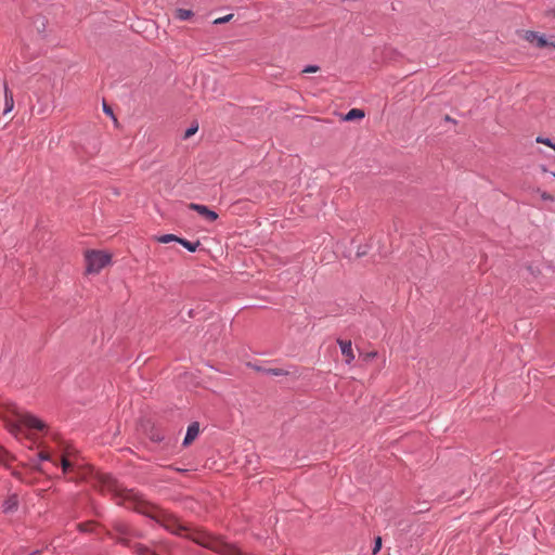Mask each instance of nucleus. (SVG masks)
<instances>
[{
	"label": "nucleus",
	"mask_w": 555,
	"mask_h": 555,
	"mask_svg": "<svg viewBox=\"0 0 555 555\" xmlns=\"http://www.w3.org/2000/svg\"><path fill=\"white\" fill-rule=\"evenodd\" d=\"M102 491H107L116 496L117 504L127 508L134 509L138 513L146 515L158 522L166 530L181 535L186 531V527L179 522V520L170 513L150 504L141 494L133 489L124 488L115 478L105 475L101 478Z\"/></svg>",
	"instance_id": "obj_1"
},
{
	"label": "nucleus",
	"mask_w": 555,
	"mask_h": 555,
	"mask_svg": "<svg viewBox=\"0 0 555 555\" xmlns=\"http://www.w3.org/2000/svg\"><path fill=\"white\" fill-rule=\"evenodd\" d=\"M191 538L197 544L221 555H246L234 544L228 543L221 538L207 532H195Z\"/></svg>",
	"instance_id": "obj_2"
},
{
	"label": "nucleus",
	"mask_w": 555,
	"mask_h": 555,
	"mask_svg": "<svg viewBox=\"0 0 555 555\" xmlns=\"http://www.w3.org/2000/svg\"><path fill=\"white\" fill-rule=\"evenodd\" d=\"M10 431L20 433L22 427L29 430L43 431L47 425L38 417L26 412H16L15 420L8 424Z\"/></svg>",
	"instance_id": "obj_3"
},
{
	"label": "nucleus",
	"mask_w": 555,
	"mask_h": 555,
	"mask_svg": "<svg viewBox=\"0 0 555 555\" xmlns=\"http://www.w3.org/2000/svg\"><path fill=\"white\" fill-rule=\"evenodd\" d=\"M111 254L102 250H89L86 253L87 272L99 273L103 268L109 264Z\"/></svg>",
	"instance_id": "obj_4"
},
{
	"label": "nucleus",
	"mask_w": 555,
	"mask_h": 555,
	"mask_svg": "<svg viewBox=\"0 0 555 555\" xmlns=\"http://www.w3.org/2000/svg\"><path fill=\"white\" fill-rule=\"evenodd\" d=\"M133 547L138 555H160L157 552L169 553L170 551V547L166 542H158L155 544V550H151L150 547L142 544H135Z\"/></svg>",
	"instance_id": "obj_5"
},
{
	"label": "nucleus",
	"mask_w": 555,
	"mask_h": 555,
	"mask_svg": "<svg viewBox=\"0 0 555 555\" xmlns=\"http://www.w3.org/2000/svg\"><path fill=\"white\" fill-rule=\"evenodd\" d=\"M524 38L530 43H534L539 48L552 47L555 48V42H551L546 39L545 36L540 35L539 33L528 30L525 33Z\"/></svg>",
	"instance_id": "obj_6"
},
{
	"label": "nucleus",
	"mask_w": 555,
	"mask_h": 555,
	"mask_svg": "<svg viewBox=\"0 0 555 555\" xmlns=\"http://www.w3.org/2000/svg\"><path fill=\"white\" fill-rule=\"evenodd\" d=\"M189 208L191 210H194L196 211L199 216H202L205 220L209 221V222H214L215 220H217L218 218V215L217 212L210 210L207 206L205 205H201V204H195V203H191L189 204Z\"/></svg>",
	"instance_id": "obj_7"
},
{
	"label": "nucleus",
	"mask_w": 555,
	"mask_h": 555,
	"mask_svg": "<svg viewBox=\"0 0 555 555\" xmlns=\"http://www.w3.org/2000/svg\"><path fill=\"white\" fill-rule=\"evenodd\" d=\"M337 343L340 347L343 356L345 357L346 363L350 364L356 358L354 352L352 350L351 341L338 339Z\"/></svg>",
	"instance_id": "obj_8"
},
{
	"label": "nucleus",
	"mask_w": 555,
	"mask_h": 555,
	"mask_svg": "<svg viewBox=\"0 0 555 555\" xmlns=\"http://www.w3.org/2000/svg\"><path fill=\"white\" fill-rule=\"evenodd\" d=\"M199 434V425L198 423H192L186 430V435L183 440L184 446L191 444Z\"/></svg>",
	"instance_id": "obj_9"
},
{
	"label": "nucleus",
	"mask_w": 555,
	"mask_h": 555,
	"mask_svg": "<svg viewBox=\"0 0 555 555\" xmlns=\"http://www.w3.org/2000/svg\"><path fill=\"white\" fill-rule=\"evenodd\" d=\"M365 113L363 109L360 108H352L350 112H348L346 115L341 117L345 121H354V120H361L364 118Z\"/></svg>",
	"instance_id": "obj_10"
},
{
	"label": "nucleus",
	"mask_w": 555,
	"mask_h": 555,
	"mask_svg": "<svg viewBox=\"0 0 555 555\" xmlns=\"http://www.w3.org/2000/svg\"><path fill=\"white\" fill-rule=\"evenodd\" d=\"M17 498L16 495L9 496L2 504V509L4 513H11L17 507Z\"/></svg>",
	"instance_id": "obj_11"
},
{
	"label": "nucleus",
	"mask_w": 555,
	"mask_h": 555,
	"mask_svg": "<svg viewBox=\"0 0 555 555\" xmlns=\"http://www.w3.org/2000/svg\"><path fill=\"white\" fill-rule=\"evenodd\" d=\"M179 243L184 246L189 251L194 253L199 246V242H190L184 238H180Z\"/></svg>",
	"instance_id": "obj_12"
},
{
	"label": "nucleus",
	"mask_w": 555,
	"mask_h": 555,
	"mask_svg": "<svg viewBox=\"0 0 555 555\" xmlns=\"http://www.w3.org/2000/svg\"><path fill=\"white\" fill-rule=\"evenodd\" d=\"M176 16L181 21H185L193 16V12L186 9H177Z\"/></svg>",
	"instance_id": "obj_13"
},
{
	"label": "nucleus",
	"mask_w": 555,
	"mask_h": 555,
	"mask_svg": "<svg viewBox=\"0 0 555 555\" xmlns=\"http://www.w3.org/2000/svg\"><path fill=\"white\" fill-rule=\"evenodd\" d=\"M102 107H103L104 114L113 119L115 127H118V120L116 118V114L114 112L113 106H102Z\"/></svg>",
	"instance_id": "obj_14"
},
{
	"label": "nucleus",
	"mask_w": 555,
	"mask_h": 555,
	"mask_svg": "<svg viewBox=\"0 0 555 555\" xmlns=\"http://www.w3.org/2000/svg\"><path fill=\"white\" fill-rule=\"evenodd\" d=\"M180 237H177L173 234H165L158 237V242L167 244L170 242H179Z\"/></svg>",
	"instance_id": "obj_15"
},
{
	"label": "nucleus",
	"mask_w": 555,
	"mask_h": 555,
	"mask_svg": "<svg viewBox=\"0 0 555 555\" xmlns=\"http://www.w3.org/2000/svg\"><path fill=\"white\" fill-rule=\"evenodd\" d=\"M198 130V124L195 122L184 133V139H189L191 138L192 135H194Z\"/></svg>",
	"instance_id": "obj_16"
},
{
	"label": "nucleus",
	"mask_w": 555,
	"mask_h": 555,
	"mask_svg": "<svg viewBox=\"0 0 555 555\" xmlns=\"http://www.w3.org/2000/svg\"><path fill=\"white\" fill-rule=\"evenodd\" d=\"M61 465H62L63 472L67 473L70 469V467L73 466V463L67 459L66 455H64L62 457Z\"/></svg>",
	"instance_id": "obj_17"
},
{
	"label": "nucleus",
	"mask_w": 555,
	"mask_h": 555,
	"mask_svg": "<svg viewBox=\"0 0 555 555\" xmlns=\"http://www.w3.org/2000/svg\"><path fill=\"white\" fill-rule=\"evenodd\" d=\"M535 141H537L538 143H542V144H544V145H547V146H550L551 149H553V146H554V144H555V143H553L548 138H544V137H538V138L535 139Z\"/></svg>",
	"instance_id": "obj_18"
},
{
	"label": "nucleus",
	"mask_w": 555,
	"mask_h": 555,
	"mask_svg": "<svg viewBox=\"0 0 555 555\" xmlns=\"http://www.w3.org/2000/svg\"><path fill=\"white\" fill-rule=\"evenodd\" d=\"M233 18V14H228L223 17H219V18H216L214 21V24H223V23H228L230 22L231 20Z\"/></svg>",
	"instance_id": "obj_19"
},
{
	"label": "nucleus",
	"mask_w": 555,
	"mask_h": 555,
	"mask_svg": "<svg viewBox=\"0 0 555 555\" xmlns=\"http://www.w3.org/2000/svg\"><path fill=\"white\" fill-rule=\"evenodd\" d=\"M538 192L540 193V196L543 201H554L553 195H551L550 193L540 190H538Z\"/></svg>",
	"instance_id": "obj_20"
},
{
	"label": "nucleus",
	"mask_w": 555,
	"mask_h": 555,
	"mask_svg": "<svg viewBox=\"0 0 555 555\" xmlns=\"http://www.w3.org/2000/svg\"><path fill=\"white\" fill-rule=\"evenodd\" d=\"M39 459L41 461H52L51 454L47 451L39 452Z\"/></svg>",
	"instance_id": "obj_21"
},
{
	"label": "nucleus",
	"mask_w": 555,
	"mask_h": 555,
	"mask_svg": "<svg viewBox=\"0 0 555 555\" xmlns=\"http://www.w3.org/2000/svg\"><path fill=\"white\" fill-rule=\"evenodd\" d=\"M382 547V538L377 537L375 540V546L373 548V554H376Z\"/></svg>",
	"instance_id": "obj_22"
},
{
	"label": "nucleus",
	"mask_w": 555,
	"mask_h": 555,
	"mask_svg": "<svg viewBox=\"0 0 555 555\" xmlns=\"http://www.w3.org/2000/svg\"><path fill=\"white\" fill-rule=\"evenodd\" d=\"M319 69H320V67L317 65H309L302 72L304 73H317V72H319Z\"/></svg>",
	"instance_id": "obj_23"
},
{
	"label": "nucleus",
	"mask_w": 555,
	"mask_h": 555,
	"mask_svg": "<svg viewBox=\"0 0 555 555\" xmlns=\"http://www.w3.org/2000/svg\"><path fill=\"white\" fill-rule=\"evenodd\" d=\"M93 526L92 522H88V524H79L78 527L80 528V530L82 531H89L91 530V527Z\"/></svg>",
	"instance_id": "obj_24"
},
{
	"label": "nucleus",
	"mask_w": 555,
	"mask_h": 555,
	"mask_svg": "<svg viewBox=\"0 0 555 555\" xmlns=\"http://www.w3.org/2000/svg\"><path fill=\"white\" fill-rule=\"evenodd\" d=\"M116 530L122 534H127L128 533V528L126 525H117L116 526Z\"/></svg>",
	"instance_id": "obj_25"
},
{
	"label": "nucleus",
	"mask_w": 555,
	"mask_h": 555,
	"mask_svg": "<svg viewBox=\"0 0 555 555\" xmlns=\"http://www.w3.org/2000/svg\"><path fill=\"white\" fill-rule=\"evenodd\" d=\"M376 356H377V352H376V351L367 352V353L364 356V360H365V361H370L371 359L375 358Z\"/></svg>",
	"instance_id": "obj_26"
},
{
	"label": "nucleus",
	"mask_w": 555,
	"mask_h": 555,
	"mask_svg": "<svg viewBox=\"0 0 555 555\" xmlns=\"http://www.w3.org/2000/svg\"><path fill=\"white\" fill-rule=\"evenodd\" d=\"M13 96H12V93H9L8 90H5V104H13Z\"/></svg>",
	"instance_id": "obj_27"
},
{
	"label": "nucleus",
	"mask_w": 555,
	"mask_h": 555,
	"mask_svg": "<svg viewBox=\"0 0 555 555\" xmlns=\"http://www.w3.org/2000/svg\"><path fill=\"white\" fill-rule=\"evenodd\" d=\"M268 373H270L272 375H282L283 374V370H281V369H270L268 371Z\"/></svg>",
	"instance_id": "obj_28"
},
{
	"label": "nucleus",
	"mask_w": 555,
	"mask_h": 555,
	"mask_svg": "<svg viewBox=\"0 0 555 555\" xmlns=\"http://www.w3.org/2000/svg\"><path fill=\"white\" fill-rule=\"evenodd\" d=\"M12 107H13V106H5V108H4V111H3V115H4V116H5V115H8V114L11 112Z\"/></svg>",
	"instance_id": "obj_29"
},
{
	"label": "nucleus",
	"mask_w": 555,
	"mask_h": 555,
	"mask_svg": "<svg viewBox=\"0 0 555 555\" xmlns=\"http://www.w3.org/2000/svg\"><path fill=\"white\" fill-rule=\"evenodd\" d=\"M548 15L555 16V7L548 11Z\"/></svg>",
	"instance_id": "obj_30"
},
{
	"label": "nucleus",
	"mask_w": 555,
	"mask_h": 555,
	"mask_svg": "<svg viewBox=\"0 0 555 555\" xmlns=\"http://www.w3.org/2000/svg\"><path fill=\"white\" fill-rule=\"evenodd\" d=\"M444 119H446L447 121H453V119H451V117H450V116H448V115L444 117Z\"/></svg>",
	"instance_id": "obj_31"
},
{
	"label": "nucleus",
	"mask_w": 555,
	"mask_h": 555,
	"mask_svg": "<svg viewBox=\"0 0 555 555\" xmlns=\"http://www.w3.org/2000/svg\"><path fill=\"white\" fill-rule=\"evenodd\" d=\"M541 170H542L543 172H546V171H547L545 166H541Z\"/></svg>",
	"instance_id": "obj_32"
},
{
	"label": "nucleus",
	"mask_w": 555,
	"mask_h": 555,
	"mask_svg": "<svg viewBox=\"0 0 555 555\" xmlns=\"http://www.w3.org/2000/svg\"><path fill=\"white\" fill-rule=\"evenodd\" d=\"M552 175H553V177H555V171H554V172H552Z\"/></svg>",
	"instance_id": "obj_33"
}]
</instances>
